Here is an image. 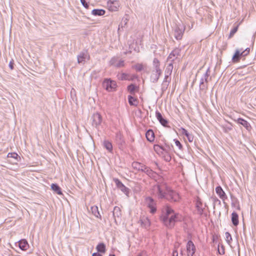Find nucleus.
<instances>
[{"label": "nucleus", "instance_id": "nucleus-1", "mask_svg": "<svg viewBox=\"0 0 256 256\" xmlns=\"http://www.w3.org/2000/svg\"><path fill=\"white\" fill-rule=\"evenodd\" d=\"M152 192L158 198H166L170 202H177L180 200L178 194L171 190L164 182L154 186Z\"/></svg>", "mask_w": 256, "mask_h": 256}, {"label": "nucleus", "instance_id": "nucleus-2", "mask_svg": "<svg viewBox=\"0 0 256 256\" xmlns=\"http://www.w3.org/2000/svg\"><path fill=\"white\" fill-rule=\"evenodd\" d=\"M162 220L164 224L168 228H172L174 226L175 224L180 220L181 216L176 212L170 206H166L162 210Z\"/></svg>", "mask_w": 256, "mask_h": 256}, {"label": "nucleus", "instance_id": "nucleus-3", "mask_svg": "<svg viewBox=\"0 0 256 256\" xmlns=\"http://www.w3.org/2000/svg\"><path fill=\"white\" fill-rule=\"evenodd\" d=\"M250 49L246 48L244 50H236L234 55L232 58V60L234 62H238L240 60V56H247L250 52Z\"/></svg>", "mask_w": 256, "mask_h": 256}, {"label": "nucleus", "instance_id": "nucleus-4", "mask_svg": "<svg viewBox=\"0 0 256 256\" xmlns=\"http://www.w3.org/2000/svg\"><path fill=\"white\" fill-rule=\"evenodd\" d=\"M132 167L134 169L144 172L148 174H150L152 172V170L146 166L137 162H134L132 163Z\"/></svg>", "mask_w": 256, "mask_h": 256}, {"label": "nucleus", "instance_id": "nucleus-5", "mask_svg": "<svg viewBox=\"0 0 256 256\" xmlns=\"http://www.w3.org/2000/svg\"><path fill=\"white\" fill-rule=\"evenodd\" d=\"M103 87L108 92H112L116 90V83L114 81L106 79L102 83Z\"/></svg>", "mask_w": 256, "mask_h": 256}, {"label": "nucleus", "instance_id": "nucleus-6", "mask_svg": "<svg viewBox=\"0 0 256 256\" xmlns=\"http://www.w3.org/2000/svg\"><path fill=\"white\" fill-rule=\"evenodd\" d=\"M180 50L178 48L174 49L168 56L167 61L174 62L176 60H179Z\"/></svg>", "mask_w": 256, "mask_h": 256}, {"label": "nucleus", "instance_id": "nucleus-7", "mask_svg": "<svg viewBox=\"0 0 256 256\" xmlns=\"http://www.w3.org/2000/svg\"><path fill=\"white\" fill-rule=\"evenodd\" d=\"M146 203L147 206L150 208V212L152 214L156 212V203L154 200L150 197H148L146 198Z\"/></svg>", "mask_w": 256, "mask_h": 256}, {"label": "nucleus", "instance_id": "nucleus-8", "mask_svg": "<svg viewBox=\"0 0 256 256\" xmlns=\"http://www.w3.org/2000/svg\"><path fill=\"white\" fill-rule=\"evenodd\" d=\"M92 124L96 128H98L102 123V118L99 113L96 112L94 114L92 117Z\"/></svg>", "mask_w": 256, "mask_h": 256}, {"label": "nucleus", "instance_id": "nucleus-9", "mask_svg": "<svg viewBox=\"0 0 256 256\" xmlns=\"http://www.w3.org/2000/svg\"><path fill=\"white\" fill-rule=\"evenodd\" d=\"M110 64L111 66H113L117 68L122 67L124 66V60L114 57L110 60Z\"/></svg>", "mask_w": 256, "mask_h": 256}, {"label": "nucleus", "instance_id": "nucleus-10", "mask_svg": "<svg viewBox=\"0 0 256 256\" xmlns=\"http://www.w3.org/2000/svg\"><path fill=\"white\" fill-rule=\"evenodd\" d=\"M108 6L110 11H117L120 6V2L118 0H109L108 2Z\"/></svg>", "mask_w": 256, "mask_h": 256}, {"label": "nucleus", "instance_id": "nucleus-11", "mask_svg": "<svg viewBox=\"0 0 256 256\" xmlns=\"http://www.w3.org/2000/svg\"><path fill=\"white\" fill-rule=\"evenodd\" d=\"M114 182L117 188L128 196L129 193L128 188H126L118 179L114 178Z\"/></svg>", "mask_w": 256, "mask_h": 256}, {"label": "nucleus", "instance_id": "nucleus-12", "mask_svg": "<svg viewBox=\"0 0 256 256\" xmlns=\"http://www.w3.org/2000/svg\"><path fill=\"white\" fill-rule=\"evenodd\" d=\"M188 256H193L196 252V248L191 240H189L186 244Z\"/></svg>", "mask_w": 256, "mask_h": 256}, {"label": "nucleus", "instance_id": "nucleus-13", "mask_svg": "<svg viewBox=\"0 0 256 256\" xmlns=\"http://www.w3.org/2000/svg\"><path fill=\"white\" fill-rule=\"evenodd\" d=\"M196 207L198 214L202 215L203 214L204 210L205 208L206 205H204L199 198L196 199Z\"/></svg>", "mask_w": 256, "mask_h": 256}, {"label": "nucleus", "instance_id": "nucleus-14", "mask_svg": "<svg viewBox=\"0 0 256 256\" xmlns=\"http://www.w3.org/2000/svg\"><path fill=\"white\" fill-rule=\"evenodd\" d=\"M162 74V70L160 69H154L150 76L151 80L153 82H156Z\"/></svg>", "mask_w": 256, "mask_h": 256}, {"label": "nucleus", "instance_id": "nucleus-15", "mask_svg": "<svg viewBox=\"0 0 256 256\" xmlns=\"http://www.w3.org/2000/svg\"><path fill=\"white\" fill-rule=\"evenodd\" d=\"M208 76L209 74H208V70H207V72L204 74L203 77L201 78L200 84V90H204L206 88V86L204 85V83H208Z\"/></svg>", "mask_w": 256, "mask_h": 256}, {"label": "nucleus", "instance_id": "nucleus-16", "mask_svg": "<svg viewBox=\"0 0 256 256\" xmlns=\"http://www.w3.org/2000/svg\"><path fill=\"white\" fill-rule=\"evenodd\" d=\"M216 193L218 195L220 198L222 200H224L227 198V196H226L221 186H218L216 188Z\"/></svg>", "mask_w": 256, "mask_h": 256}, {"label": "nucleus", "instance_id": "nucleus-17", "mask_svg": "<svg viewBox=\"0 0 256 256\" xmlns=\"http://www.w3.org/2000/svg\"><path fill=\"white\" fill-rule=\"evenodd\" d=\"M184 31V29L182 30V28H180L178 26L174 30L175 38L178 40H180L182 37Z\"/></svg>", "mask_w": 256, "mask_h": 256}, {"label": "nucleus", "instance_id": "nucleus-18", "mask_svg": "<svg viewBox=\"0 0 256 256\" xmlns=\"http://www.w3.org/2000/svg\"><path fill=\"white\" fill-rule=\"evenodd\" d=\"M18 246L22 250H26L29 247L27 240L25 239H22L18 242Z\"/></svg>", "mask_w": 256, "mask_h": 256}, {"label": "nucleus", "instance_id": "nucleus-19", "mask_svg": "<svg viewBox=\"0 0 256 256\" xmlns=\"http://www.w3.org/2000/svg\"><path fill=\"white\" fill-rule=\"evenodd\" d=\"M180 130L182 134H184L186 136L188 140L190 142H192V141L194 140V137L192 134L188 132L185 128H182Z\"/></svg>", "mask_w": 256, "mask_h": 256}, {"label": "nucleus", "instance_id": "nucleus-20", "mask_svg": "<svg viewBox=\"0 0 256 256\" xmlns=\"http://www.w3.org/2000/svg\"><path fill=\"white\" fill-rule=\"evenodd\" d=\"M140 222L142 226L147 228L150 225V220L147 217H142L140 220Z\"/></svg>", "mask_w": 256, "mask_h": 256}, {"label": "nucleus", "instance_id": "nucleus-21", "mask_svg": "<svg viewBox=\"0 0 256 256\" xmlns=\"http://www.w3.org/2000/svg\"><path fill=\"white\" fill-rule=\"evenodd\" d=\"M156 118L164 126H166L168 124V121L162 118V114L158 111L156 112Z\"/></svg>", "mask_w": 256, "mask_h": 256}, {"label": "nucleus", "instance_id": "nucleus-22", "mask_svg": "<svg viewBox=\"0 0 256 256\" xmlns=\"http://www.w3.org/2000/svg\"><path fill=\"white\" fill-rule=\"evenodd\" d=\"M154 151L158 154H162L164 152H168L166 148L162 147L158 144L154 145Z\"/></svg>", "mask_w": 256, "mask_h": 256}, {"label": "nucleus", "instance_id": "nucleus-23", "mask_svg": "<svg viewBox=\"0 0 256 256\" xmlns=\"http://www.w3.org/2000/svg\"><path fill=\"white\" fill-rule=\"evenodd\" d=\"M238 124L243 126L247 130H250L251 128L250 124L246 120L239 118L236 120Z\"/></svg>", "mask_w": 256, "mask_h": 256}, {"label": "nucleus", "instance_id": "nucleus-24", "mask_svg": "<svg viewBox=\"0 0 256 256\" xmlns=\"http://www.w3.org/2000/svg\"><path fill=\"white\" fill-rule=\"evenodd\" d=\"M146 138L150 142H152L154 140V132L152 130H148L146 134Z\"/></svg>", "mask_w": 256, "mask_h": 256}, {"label": "nucleus", "instance_id": "nucleus-25", "mask_svg": "<svg viewBox=\"0 0 256 256\" xmlns=\"http://www.w3.org/2000/svg\"><path fill=\"white\" fill-rule=\"evenodd\" d=\"M105 10L102 9H94L92 12V14L94 16H101L104 15Z\"/></svg>", "mask_w": 256, "mask_h": 256}, {"label": "nucleus", "instance_id": "nucleus-26", "mask_svg": "<svg viewBox=\"0 0 256 256\" xmlns=\"http://www.w3.org/2000/svg\"><path fill=\"white\" fill-rule=\"evenodd\" d=\"M128 102L130 106H137L138 102V100L131 96H128Z\"/></svg>", "mask_w": 256, "mask_h": 256}, {"label": "nucleus", "instance_id": "nucleus-27", "mask_svg": "<svg viewBox=\"0 0 256 256\" xmlns=\"http://www.w3.org/2000/svg\"><path fill=\"white\" fill-rule=\"evenodd\" d=\"M232 221L233 224L236 226L238 224V214L234 212L232 214Z\"/></svg>", "mask_w": 256, "mask_h": 256}, {"label": "nucleus", "instance_id": "nucleus-28", "mask_svg": "<svg viewBox=\"0 0 256 256\" xmlns=\"http://www.w3.org/2000/svg\"><path fill=\"white\" fill-rule=\"evenodd\" d=\"M88 55L82 52L78 56V62L80 63L84 62L86 59L87 58Z\"/></svg>", "mask_w": 256, "mask_h": 256}, {"label": "nucleus", "instance_id": "nucleus-29", "mask_svg": "<svg viewBox=\"0 0 256 256\" xmlns=\"http://www.w3.org/2000/svg\"><path fill=\"white\" fill-rule=\"evenodd\" d=\"M104 147L110 152L112 150V146L111 142L108 140H104L103 142Z\"/></svg>", "mask_w": 256, "mask_h": 256}, {"label": "nucleus", "instance_id": "nucleus-30", "mask_svg": "<svg viewBox=\"0 0 256 256\" xmlns=\"http://www.w3.org/2000/svg\"><path fill=\"white\" fill-rule=\"evenodd\" d=\"M90 210L92 214L97 218L100 216V214L98 210V207L96 206H92Z\"/></svg>", "mask_w": 256, "mask_h": 256}, {"label": "nucleus", "instance_id": "nucleus-31", "mask_svg": "<svg viewBox=\"0 0 256 256\" xmlns=\"http://www.w3.org/2000/svg\"><path fill=\"white\" fill-rule=\"evenodd\" d=\"M98 252L102 253H104L106 252V246L104 243H100L96 246Z\"/></svg>", "mask_w": 256, "mask_h": 256}, {"label": "nucleus", "instance_id": "nucleus-32", "mask_svg": "<svg viewBox=\"0 0 256 256\" xmlns=\"http://www.w3.org/2000/svg\"><path fill=\"white\" fill-rule=\"evenodd\" d=\"M52 189L54 190L58 194H62V192L60 190V188L58 185L55 184H52L51 185Z\"/></svg>", "mask_w": 256, "mask_h": 256}, {"label": "nucleus", "instance_id": "nucleus-33", "mask_svg": "<svg viewBox=\"0 0 256 256\" xmlns=\"http://www.w3.org/2000/svg\"><path fill=\"white\" fill-rule=\"evenodd\" d=\"M169 64L168 66H167L166 70V74H170L172 69H173V62H169Z\"/></svg>", "mask_w": 256, "mask_h": 256}, {"label": "nucleus", "instance_id": "nucleus-34", "mask_svg": "<svg viewBox=\"0 0 256 256\" xmlns=\"http://www.w3.org/2000/svg\"><path fill=\"white\" fill-rule=\"evenodd\" d=\"M8 158H12L16 159L17 161H20V158L16 152H9L7 155Z\"/></svg>", "mask_w": 256, "mask_h": 256}, {"label": "nucleus", "instance_id": "nucleus-35", "mask_svg": "<svg viewBox=\"0 0 256 256\" xmlns=\"http://www.w3.org/2000/svg\"><path fill=\"white\" fill-rule=\"evenodd\" d=\"M169 75L170 74H166L165 76L164 79L162 84V88H167V86L168 84V83L170 82V81L168 80Z\"/></svg>", "mask_w": 256, "mask_h": 256}, {"label": "nucleus", "instance_id": "nucleus-36", "mask_svg": "<svg viewBox=\"0 0 256 256\" xmlns=\"http://www.w3.org/2000/svg\"><path fill=\"white\" fill-rule=\"evenodd\" d=\"M160 64L159 60L156 58H154L153 60V66L154 69H160Z\"/></svg>", "mask_w": 256, "mask_h": 256}, {"label": "nucleus", "instance_id": "nucleus-37", "mask_svg": "<svg viewBox=\"0 0 256 256\" xmlns=\"http://www.w3.org/2000/svg\"><path fill=\"white\" fill-rule=\"evenodd\" d=\"M136 86L132 84L130 85L128 87V92L131 94H133L134 93V90H136Z\"/></svg>", "mask_w": 256, "mask_h": 256}, {"label": "nucleus", "instance_id": "nucleus-38", "mask_svg": "<svg viewBox=\"0 0 256 256\" xmlns=\"http://www.w3.org/2000/svg\"><path fill=\"white\" fill-rule=\"evenodd\" d=\"M225 236L227 242L230 243V242L232 240V238L230 234L228 232H226L225 234Z\"/></svg>", "mask_w": 256, "mask_h": 256}, {"label": "nucleus", "instance_id": "nucleus-39", "mask_svg": "<svg viewBox=\"0 0 256 256\" xmlns=\"http://www.w3.org/2000/svg\"><path fill=\"white\" fill-rule=\"evenodd\" d=\"M238 29V26L234 27L233 29H232L231 30L230 34V36H229L230 38H232L234 35V34L237 32Z\"/></svg>", "mask_w": 256, "mask_h": 256}, {"label": "nucleus", "instance_id": "nucleus-40", "mask_svg": "<svg viewBox=\"0 0 256 256\" xmlns=\"http://www.w3.org/2000/svg\"><path fill=\"white\" fill-rule=\"evenodd\" d=\"M134 68L137 71H138V72L142 70L143 68H144L142 64H137L135 65Z\"/></svg>", "mask_w": 256, "mask_h": 256}, {"label": "nucleus", "instance_id": "nucleus-41", "mask_svg": "<svg viewBox=\"0 0 256 256\" xmlns=\"http://www.w3.org/2000/svg\"><path fill=\"white\" fill-rule=\"evenodd\" d=\"M80 2L84 8H88V4L86 2L85 0H80Z\"/></svg>", "mask_w": 256, "mask_h": 256}, {"label": "nucleus", "instance_id": "nucleus-42", "mask_svg": "<svg viewBox=\"0 0 256 256\" xmlns=\"http://www.w3.org/2000/svg\"><path fill=\"white\" fill-rule=\"evenodd\" d=\"M174 141H175L176 145V146H178L180 149L182 147V146L181 144L180 143V142L178 140H174Z\"/></svg>", "mask_w": 256, "mask_h": 256}, {"label": "nucleus", "instance_id": "nucleus-43", "mask_svg": "<svg viewBox=\"0 0 256 256\" xmlns=\"http://www.w3.org/2000/svg\"><path fill=\"white\" fill-rule=\"evenodd\" d=\"M137 256H148V254L145 251H142L138 254Z\"/></svg>", "mask_w": 256, "mask_h": 256}, {"label": "nucleus", "instance_id": "nucleus-44", "mask_svg": "<svg viewBox=\"0 0 256 256\" xmlns=\"http://www.w3.org/2000/svg\"><path fill=\"white\" fill-rule=\"evenodd\" d=\"M118 212H120V208L117 207V206H116L114 207V215L115 216V214Z\"/></svg>", "mask_w": 256, "mask_h": 256}, {"label": "nucleus", "instance_id": "nucleus-45", "mask_svg": "<svg viewBox=\"0 0 256 256\" xmlns=\"http://www.w3.org/2000/svg\"><path fill=\"white\" fill-rule=\"evenodd\" d=\"M14 62H13V60H11L10 63H9V67L10 68L11 70H13L14 68Z\"/></svg>", "mask_w": 256, "mask_h": 256}, {"label": "nucleus", "instance_id": "nucleus-46", "mask_svg": "<svg viewBox=\"0 0 256 256\" xmlns=\"http://www.w3.org/2000/svg\"><path fill=\"white\" fill-rule=\"evenodd\" d=\"M126 74H122V78H121V79H122V80H125V79H126Z\"/></svg>", "mask_w": 256, "mask_h": 256}, {"label": "nucleus", "instance_id": "nucleus-47", "mask_svg": "<svg viewBox=\"0 0 256 256\" xmlns=\"http://www.w3.org/2000/svg\"><path fill=\"white\" fill-rule=\"evenodd\" d=\"M92 256H102L99 253L96 252V253H94L92 254Z\"/></svg>", "mask_w": 256, "mask_h": 256}, {"label": "nucleus", "instance_id": "nucleus-48", "mask_svg": "<svg viewBox=\"0 0 256 256\" xmlns=\"http://www.w3.org/2000/svg\"><path fill=\"white\" fill-rule=\"evenodd\" d=\"M173 256H178V252L176 250H174L173 252Z\"/></svg>", "mask_w": 256, "mask_h": 256}, {"label": "nucleus", "instance_id": "nucleus-49", "mask_svg": "<svg viewBox=\"0 0 256 256\" xmlns=\"http://www.w3.org/2000/svg\"><path fill=\"white\" fill-rule=\"evenodd\" d=\"M218 252L220 254H224V249H222V250L221 251L220 250H218Z\"/></svg>", "mask_w": 256, "mask_h": 256}, {"label": "nucleus", "instance_id": "nucleus-50", "mask_svg": "<svg viewBox=\"0 0 256 256\" xmlns=\"http://www.w3.org/2000/svg\"><path fill=\"white\" fill-rule=\"evenodd\" d=\"M170 159H171L170 157V156H168V158H167L166 160H167L168 161H169V160H170Z\"/></svg>", "mask_w": 256, "mask_h": 256}, {"label": "nucleus", "instance_id": "nucleus-51", "mask_svg": "<svg viewBox=\"0 0 256 256\" xmlns=\"http://www.w3.org/2000/svg\"><path fill=\"white\" fill-rule=\"evenodd\" d=\"M110 256H115L114 254L110 255Z\"/></svg>", "mask_w": 256, "mask_h": 256}]
</instances>
